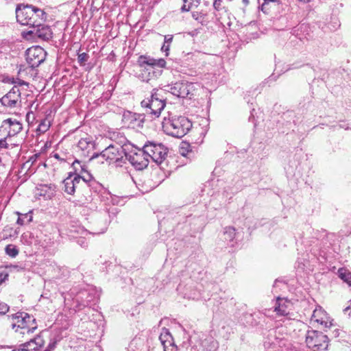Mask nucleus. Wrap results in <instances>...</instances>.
<instances>
[{"label": "nucleus", "mask_w": 351, "mask_h": 351, "mask_svg": "<svg viewBox=\"0 0 351 351\" xmlns=\"http://www.w3.org/2000/svg\"><path fill=\"white\" fill-rule=\"evenodd\" d=\"M97 291L93 288L82 290L75 296L77 307L80 310L86 306L94 304L97 300Z\"/></svg>", "instance_id": "7"}, {"label": "nucleus", "mask_w": 351, "mask_h": 351, "mask_svg": "<svg viewBox=\"0 0 351 351\" xmlns=\"http://www.w3.org/2000/svg\"><path fill=\"white\" fill-rule=\"evenodd\" d=\"M26 119L29 123H33L35 119V115L33 112H29L26 114Z\"/></svg>", "instance_id": "42"}, {"label": "nucleus", "mask_w": 351, "mask_h": 351, "mask_svg": "<svg viewBox=\"0 0 351 351\" xmlns=\"http://www.w3.org/2000/svg\"><path fill=\"white\" fill-rule=\"evenodd\" d=\"M159 339L164 351H177V346L175 345L173 337L167 329L163 328Z\"/></svg>", "instance_id": "15"}, {"label": "nucleus", "mask_w": 351, "mask_h": 351, "mask_svg": "<svg viewBox=\"0 0 351 351\" xmlns=\"http://www.w3.org/2000/svg\"><path fill=\"white\" fill-rule=\"evenodd\" d=\"M5 268L8 269L10 271H21L24 269V267H22L21 265H12V264L6 265Z\"/></svg>", "instance_id": "37"}, {"label": "nucleus", "mask_w": 351, "mask_h": 351, "mask_svg": "<svg viewBox=\"0 0 351 351\" xmlns=\"http://www.w3.org/2000/svg\"><path fill=\"white\" fill-rule=\"evenodd\" d=\"M51 119L50 114L47 115L45 119L40 121L38 126V131L42 133L47 132L51 126Z\"/></svg>", "instance_id": "24"}, {"label": "nucleus", "mask_w": 351, "mask_h": 351, "mask_svg": "<svg viewBox=\"0 0 351 351\" xmlns=\"http://www.w3.org/2000/svg\"><path fill=\"white\" fill-rule=\"evenodd\" d=\"M320 313H323V312L322 311L321 309H319V310L315 309L313 311V317L314 318H315V321L317 322H319L321 324L324 325L325 327H326V328L330 327V326L332 325L331 322H328L326 321H324L323 319V317L319 318Z\"/></svg>", "instance_id": "30"}, {"label": "nucleus", "mask_w": 351, "mask_h": 351, "mask_svg": "<svg viewBox=\"0 0 351 351\" xmlns=\"http://www.w3.org/2000/svg\"><path fill=\"white\" fill-rule=\"evenodd\" d=\"M339 277L351 287V272L344 268L338 270Z\"/></svg>", "instance_id": "27"}, {"label": "nucleus", "mask_w": 351, "mask_h": 351, "mask_svg": "<svg viewBox=\"0 0 351 351\" xmlns=\"http://www.w3.org/2000/svg\"><path fill=\"white\" fill-rule=\"evenodd\" d=\"M38 191H40L38 195L43 196L46 199H50L54 195V190L52 189L51 186L47 185L40 186Z\"/></svg>", "instance_id": "22"}, {"label": "nucleus", "mask_w": 351, "mask_h": 351, "mask_svg": "<svg viewBox=\"0 0 351 351\" xmlns=\"http://www.w3.org/2000/svg\"><path fill=\"white\" fill-rule=\"evenodd\" d=\"M127 145L119 144H112L103 150L100 155L110 164H116L117 166H122L125 163L127 154Z\"/></svg>", "instance_id": "2"}, {"label": "nucleus", "mask_w": 351, "mask_h": 351, "mask_svg": "<svg viewBox=\"0 0 351 351\" xmlns=\"http://www.w3.org/2000/svg\"><path fill=\"white\" fill-rule=\"evenodd\" d=\"M189 94H190V93H189V89H188V90H186V91L185 92V94H184V93H183V91H181V94H180L181 95H180V96H179V98H186V97H188V95H189Z\"/></svg>", "instance_id": "51"}, {"label": "nucleus", "mask_w": 351, "mask_h": 351, "mask_svg": "<svg viewBox=\"0 0 351 351\" xmlns=\"http://www.w3.org/2000/svg\"><path fill=\"white\" fill-rule=\"evenodd\" d=\"M223 235H224V239L226 241H229L230 242H232L235 237V235H236L235 228L232 226H228V227L225 228L224 232H223Z\"/></svg>", "instance_id": "29"}, {"label": "nucleus", "mask_w": 351, "mask_h": 351, "mask_svg": "<svg viewBox=\"0 0 351 351\" xmlns=\"http://www.w3.org/2000/svg\"><path fill=\"white\" fill-rule=\"evenodd\" d=\"M46 53L38 46L32 47L26 51V60L32 69L38 67L45 59Z\"/></svg>", "instance_id": "8"}, {"label": "nucleus", "mask_w": 351, "mask_h": 351, "mask_svg": "<svg viewBox=\"0 0 351 351\" xmlns=\"http://www.w3.org/2000/svg\"><path fill=\"white\" fill-rule=\"evenodd\" d=\"M173 91L171 92V94L176 96L177 97H179L181 95V91H183L184 95L185 94V92L188 90V89H171Z\"/></svg>", "instance_id": "41"}, {"label": "nucleus", "mask_w": 351, "mask_h": 351, "mask_svg": "<svg viewBox=\"0 0 351 351\" xmlns=\"http://www.w3.org/2000/svg\"><path fill=\"white\" fill-rule=\"evenodd\" d=\"M343 311L346 313H348L349 317L351 318V300H350V304L344 308Z\"/></svg>", "instance_id": "49"}, {"label": "nucleus", "mask_w": 351, "mask_h": 351, "mask_svg": "<svg viewBox=\"0 0 351 351\" xmlns=\"http://www.w3.org/2000/svg\"><path fill=\"white\" fill-rule=\"evenodd\" d=\"M8 272H0V285L8 279Z\"/></svg>", "instance_id": "43"}, {"label": "nucleus", "mask_w": 351, "mask_h": 351, "mask_svg": "<svg viewBox=\"0 0 351 351\" xmlns=\"http://www.w3.org/2000/svg\"><path fill=\"white\" fill-rule=\"evenodd\" d=\"M64 189V191L68 194L72 195L75 191V186L73 182L71 181V176H69L63 181Z\"/></svg>", "instance_id": "26"}, {"label": "nucleus", "mask_w": 351, "mask_h": 351, "mask_svg": "<svg viewBox=\"0 0 351 351\" xmlns=\"http://www.w3.org/2000/svg\"><path fill=\"white\" fill-rule=\"evenodd\" d=\"M45 351H50V350H45Z\"/></svg>", "instance_id": "59"}, {"label": "nucleus", "mask_w": 351, "mask_h": 351, "mask_svg": "<svg viewBox=\"0 0 351 351\" xmlns=\"http://www.w3.org/2000/svg\"><path fill=\"white\" fill-rule=\"evenodd\" d=\"M38 157V154H36L31 156L27 163L31 162V165L34 164V162L36 160Z\"/></svg>", "instance_id": "48"}, {"label": "nucleus", "mask_w": 351, "mask_h": 351, "mask_svg": "<svg viewBox=\"0 0 351 351\" xmlns=\"http://www.w3.org/2000/svg\"><path fill=\"white\" fill-rule=\"evenodd\" d=\"M77 243L83 247H86L88 245L86 241L83 238L79 239Z\"/></svg>", "instance_id": "47"}, {"label": "nucleus", "mask_w": 351, "mask_h": 351, "mask_svg": "<svg viewBox=\"0 0 351 351\" xmlns=\"http://www.w3.org/2000/svg\"><path fill=\"white\" fill-rule=\"evenodd\" d=\"M32 8L34 12V14L32 16V20L34 21V25H32V27H34L42 25V23L47 19V14L43 10L35 6L32 5Z\"/></svg>", "instance_id": "20"}, {"label": "nucleus", "mask_w": 351, "mask_h": 351, "mask_svg": "<svg viewBox=\"0 0 351 351\" xmlns=\"http://www.w3.org/2000/svg\"><path fill=\"white\" fill-rule=\"evenodd\" d=\"M54 348V346L53 345H49V348L47 349V350H49L51 351V349H53Z\"/></svg>", "instance_id": "55"}, {"label": "nucleus", "mask_w": 351, "mask_h": 351, "mask_svg": "<svg viewBox=\"0 0 351 351\" xmlns=\"http://www.w3.org/2000/svg\"><path fill=\"white\" fill-rule=\"evenodd\" d=\"M280 4L279 0H263V3L261 5V10L264 13H268L270 9L272 8H275Z\"/></svg>", "instance_id": "23"}, {"label": "nucleus", "mask_w": 351, "mask_h": 351, "mask_svg": "<svg viewBox=\"0 0 351 351\" xmlns=\"http://www.w3.org/2000/svg\"><path fill=\"white\" fill-rule=\"evenodd\" d=\"M290 304V302L287 300L278 297L276 300L274 311L278 315L285 316L289 314V306Z\"/></svg>", "instance_id": "21"}, {"label": "nucleus", "mask_w": 351, "mask_h": 351, "mask_svg": "<svg viewBox=\"0 0 351 351\" xmlns=\"http://www.w3.org/2000/svg\"><path fill=\"white\" fill-rule=\"evenodd\" d=\"M8 147V144L6 142V138L0 139V149L5 148L7 149Z\"/></svg>", "instance_id": "44"}, {"label": "nucleus", "mask_w": 351, "mask_h": 351, "mask_svg": "<svg viewBox=\"0 0 351 351\" xmlns=\"http://www.w3.org/2000/svg\"><path fill=\"white\" fill-rule=\"evenodd\" d=\"M53 156H54V158H57L58 160H59L60 161L63 160V159L60 158V156L58 154H55Z\"/></svg>", "instance_id": "53"}, {"label": "nucleus", "mask_w": 351, "mask_h": 351, "mask_svg": "<svg viewBox=\"0 0 351 351\" xmlns=\"http://www.w3.org/2000/svg\"><path fill=\"white\" fill-rule=\"evenodd\" d=\"M141 105L144 110L143 114L145 117L153 120L159 117L165 106V103L163 99H158L152 95L150 98L143 99Z\"/></svg>", "instance_id": "3"}, {"label": "nucleus", "mask_w": 351, "mask_h": 351, "mask_svg": "<svg viewBox=\"0 0 351 351\" xmlns=\"http://www.w3.org/2000/svg\"><path fill=\"white\" fill-rule=\"evenodd\" d=\"M45 343V341L40 335H37L35 338L30 341L21 344V347H23L25 351H38L41 348Z\"/></svg>", "instance_id": "19"}, {"label": "nucleus", "mask_w": 351, "mask_h": 351, "mask_svg": "<svg viewBox=\"0 0 351 351\" xmlns=\"http://www.w3.org/2000/svg\"><path fill=\"white\" fill-rule=\"evenodd\" d=\"M77 165H79V167L80 168V170L78 173V174L80 175V173H87L88 171H87V167L86 165H82L81 164V162L78 160H75L73 163H72V167L75 171V173H77L78 171H79V168H77Z\"/></svg>", "instance_id": "32"}, {"label": "nucleus", "mask_w": 351, "mask_h": 351, "mask_svg": "<svg viewBox=\"0 0 351 351\" xmlns=\"http://www.w3.org/2000/svg\"><path fill=\"white\" fill-rule=\"evenodd\" d=\"M77 147L81 150L84 157H89L94 150L95 143L90 137L82 138L79 141Z\"/></svg>", "instance_id": "16"}, {"label": "nucleus", "mask_w": 351, "mask_h": 351, "mask_svg": "<svg viewBox=\"0 0 351 351\" xmlns=\"http://www.w3.org/2000/svg\"><path fill=\"white\" fill-rule=\"evenodd\" d=\"M173 40V36L172 35H166L165 36V43L167 45H169L172 42Z\"/></svg>", "instance_id": "45"}, {"label": "nucleus", "mask_w": 351, "mask_h": 351, "mask_svg": "<svg viewBox=\"0 0 351 351\" xmlns=\"http://www.w3.org/2000/svg\"><path fill=\"white\" fill-rule=\"evenodd\" d=\"M278 282V280H276L275 281L274 285H276L277 284V282Z\"/></svg>", "instance_id": "58"}, {"label": "nucleus", "mask_w": 351, "mask_h": 351, "mask_svg": "<svg viewBox=\"0 0 351 351\" xmlns=\"http://www.w3.org/2000/svg\"><path fill=\"white\" fill-rule=\"evenodd\" d=\"M89 55L87 53H78L77 62L80 66H84L86 62L89 60Z\"/></svg>", "instance_id": "33"}, {"label": "nucleus", "mask_w": 351, "mask_h": 351, "mask_svg": "<svg viewBox=\"0 0 351 351\" xmlns=\"http://www.w3.org/2000/svg\"><path fill=\"white\" fill-rule=\"evenodd\" d=\"M162 128L168 135L182 138L191 129L192 123L184 116L175 115L167 119L165 117Z\"/></svg>", "instance_id": "1"}, {"label": "nucleus", "mask_w": 351, "mask_h": 351, "mask_svg": "<svg viewBox=\"0 0 351 351\" xmlns=\"http://www.w3.org/2000/svg\"><path fill=\"white\" fill-rule=\"evenodd\" d=\"M29 33L34 34L35 37L45 41L51 39L53 34L50 27L44 24L33 27V29L30 30Z\"/></svg>", "instance_id": "13"}, {"label": "nucleus", "mask_w": 351, "mask_h": 351, "mask_svg": "<svg viewBox=\"0 0 351 351\" xmlns=\"http://www.w3.org/2000/svg\"><path fill=\"white\" fill-rule=\"evenodd\" d=\"M21 93L19 89H10L3 97L0 99L2 105L13 108L16 106V103L19 101Z\"/></svg>", "instance_id": "14"}, {"label": "nucleus", "mask_w": 351, "mask_h": 351, "mask_svg": "<svg viewBox=\"0 0 351 351\" xmlns=\"http://www.w3.org/2000/svg\"><path fill=\"white\" fill-rule=\"evenodd\" d=\"M278 343L279 341L277 339H275V341L270 342V339H268L264 341V346L268 350L271 349V351H276V345Z\"/></svg>", "instance_id": "35"}, {"label": "nucleus", "mask_w": 351, "mask_h": 351, "mask_svg": "<svg viewBox=\"0 0 351 351\" xmlns=\"http://www.w3.org/2000/svg\"><path fill=\"white\" fill-rule=\"evenodd\" d=\"M242 3L243 4V5L245 7H246L250 3V1L249 0H242Z\"/></svg>", "instance_id": "52"}, {"label": "nucleus", "mask_w": 351, "mask_h": 351, "mask_svg": "<svg viewBox=\"0 0 351 351\" xmlns=\"http://www.w3.org/2000/svg\"><path fill=\"white\" fill-rule=\"evenodd\" d=\"M328 337L317 330H308L306 337V346L311 349L324 351L328 348Z\"/></svg>", "instance_id": "6"}, {"label": "nucleus", "mask_w": 351, "mask_h": 351, "mask_svg": "<svg viewBox=\"0 0 351 351\" xmlns=\"http://www.w3.org/2000/svg\"><path fill=\"white\" fill-rule=\"evenodd\" d=\"M25 70L19 69L16 77L10 76L9 75H0V82L10 86H13L12 88H17L18 86H27L29 83L24 79L23 74Z\"/></svg>", "instance_id": "11"}, {"label": "nucleus", "mask_w": 351, "mask_h": 351, "mask_svg": "<svg viewBox=\"0 0 351 351\" xmlns=\"http://www.w3.org/2000/svg\"><path fill=\"white\" fill-rule=\"evenodd\" d=\"M5 252L7 255L12 258H14L19 254V250L17 247L12 244L6 245Z\"/></svg>", "instance_id": "31"}, {"label": "nucleus", "mask_w": 351, "mask_h": 351, "mask_svg": "<svg viewBox=\"0 0 351 351\" xmlns=\"http://www.w3.org/2000/svg\"><path fill=\"white\" fill-rule=\"evenodd\" d=\"M9 311V306L5 303L0 304V314H5Z\"/></svg>", "instance_id": "40"}, {"label": "nucleus", "mask_w": 351, "mask_h": 351, "mask_svg": "<svg viewBox=\"0 0 351 351\" xmlns=\"http://www.w3.org/2000/svg\"><path fill=\"white\" fill-rule=\"evenodd\" d=\"M107 214L104 213L101 217L96 218L92 221L90 230L88 231L89 234H99L104 233L107 229L108 221L106 219Z\"/></svg>", "instance_id": "12"}, {"label": "nucleus", "mask_w": 351, "mask_h": 351, "mask_svg": "<svg viewBox=\"0 0 351 351\" xmlns=\"http://www.w3.org/2000/svg\"><path fill=\"white\" fill-rule=\"evenodd\" d=\"M77 168H79V170H80V168L79 167V165H77ZM78 173H79V172L75 173V175H79V174H78Z\"/></svg>", "instance_id": "56"}, {"label": "nucleus", "mask_w": 351, "mask_h": 351, "mask_svg": "<svg viewBox=\"0 0 351 351\" xmlns=\"http://www.w3.org/2000/svg\"><path fill=\"white\" fill-rule=\"evenodd\" d=\"M82 176L80 175H75L74 178L71 177V181L73 182L75 189L77 188V185L81 183Z\"/></svg>", "instance_id": "38"}, {"label": "nucleus", "mask_w": 351, "mask_h": 351, "mask_svg": "<svg viewBox=\"0 0 351 351\" xmlns=\"http://www.w3.org/2000/svg\"><path fill=\"white\" fill-rule=\"evenodd\" d=\"M1 128H5V130L9 129L8 136H10L17 134L23 129L22 124L19 121L12 119L4 120Z\"/></svg>", "instance_id": "18"}, {"label": "nucleus", "mask_w": 351, "mask_h": 351, "mask_svg": "<svg viewBox=\"0 0 351 351\" xmlns=\"http://www.w3.org/2000/svg\"><path fill=\"white\" fill-rule=\"evenodd\" d=\"M232 0H214L213 6L215 10H220L225 8L227 3L231 2Z\"/></svg>", "instance_id": "34"}, {"label": "nucleus", "mask_w": 351, "mask_h": 351, "mask_svg": "<svg viewBox=\"0 0 351 351\" xmlns=\"http://www.w3.org/2000/svg\"><path fill=\"white\" fill-rule=\"evenodd\" d=\"M192 17L195 21H197L199 23H200L201 24L204 25V23L205 22L204 14H203L202 12H193L192 13Z\"/></svg>", "instance_id": "36"}, {"label": "nucleus", "mask_w": 351, "mask_h": 351, "mask_svg": "<svg viewBox=\"0 0 351 351\" xmlns=\"http://www.w3.org/2000/svg\"><path fill=\"white\" fill-rule=\"evenodd\" d=\"M138 63L140 66L147 64L152 67L164 68L166 65V61L163 58L154 59L146 56H141L138 59Z\"/></svg>", "instance_id": "17"}, {"label": "nucleus", "mask_w": 351, "mask_h": 351, "mask_svg": "<svg viewBox=\"0 0 351 351\" xmlns=\"http://www.w3.org/2000/svg\"><path fill=\"white\" fill-rule=\"evenodd\" d=\"M32 14H34V12H32V5H27L23 8L17 6L16 9V20L22 25L32 27V25H34V21L32 20Z\"/></svg>", "instance_id": "10"}, {"label": "nucleus", "mask_w": 351, "mask_h": 351, "mask_svg": "<svg viewBox=\"0 0 351 351\" xmlns=\"http://www.w3.org/2000/svg\"><path fill=\"white\" fill-rule=\"evenodd\" d=\"M184 146H186V147H189V145L186 144V143H184Z\"/></svg>", "instance_id": "57"}, {"label": "nucleus", "mask_w": 351, "mask_h": 351, "mask_svg": "<svg viewBox=\"0 0 351 351\" xmlns=\"http://www.w3.org/2000/svg\"><path fill=\"white\" fill-rule=\"evenodd\" d=\"M144 153L157 165H160L167 155V148L162 143L148 142L143 146Z\"/></svg>", "instance_id": "5"}, {"label": "nucleus", "mask_w": 351, "mask_h": 351, "mask_svg": "<svg viewBox=\"0 0 351 351\" xmlns=\"http://www.w3.org/2000/svg\"><path fill=\"white\" fill-rule=\"evenodd\" d=\"M169 48H170V45L169 44L167 45V44L164 43L161 47V50L162 51L166 52V56H168L169 55L168 51H169Z\"/></svg>", "instance_id": "46"}, {"label": "nucleus", "mask_w": 351, "mask_h": 351, "mask_svg": "<svg viewBox=\"0 0 351 351\" xmlns=\"http://www.w3.org/2000/svg\"><path fill=\"white\" fill-rule=\"evenodd\" d=\"M19 215V217L17 219V224L20 226H23L25 223H28L32 221V212L21 215L19 213H17Z\"/></svg>", "instance_id": "28"}, {"label": "nucleus", "mask_w": 351, "mask_h": 351, "mask_svg": "<svg viewBox=\"0 0 351 351\" xmlns=\"http://www.w3.org/2000/svg\"><path fill=\"white\" fill-rule=\"evenodd\" d=\"M99 155L98 154H93L91 156H90V159H93V158H97L98 157Z\"/></svg>", "instance_id": "54"}, {"label": "nucleus", "mask_w": 351, "mask_h": 351, "mask_svg": "<svg viewBox=\"0 0 351 351\" xmlns=\"http://www.w3.org/2000/svg\"><path fill=\"white\" fill-rule=\"evenodd\" d=\"M183 3L180 8L182 12H188L193 8H197L200 3V0H183Z\"/></svg>", "instance_id": "25"}, {"label": "nucleus", "mask_w": 351, "mask_h": 351, "mask_svg": "<svg viewBox=\"0 0 351 351\" xmlns=\"http://www.w3.org/2000/svg\"><path fill=\"white\" fill-rule=\"evenodd\" d=\"M14 318L16 319V322L12 324V327L16 332L19 331L23 335L33 333L37 328L36 319L27 313H17Z\"/></svg>", "instance_id": "4"}, {"label": "nucleus", "mask_w": 351, "mask_h": 351, "mask_svg": "<svg viewBox=\"0 0 351 351\" xmlns=\"http://www.w3.org/2000/svg\"><path fill=\"white\" fill-rule=\"evenodd\" d=\"M86 176H82L81 181L82 180V182L84 185L87 186L88 182L90 181L93 179V176L90 173L88 172L86 173Z\"/></svg>", "instance_id": "39"}, {"label": "nucleus", "mask_w": 351, "mask_h": 351, "mask_svg": "<svg viewBox=\"0 0 351 351\" xmlns=\"http://www.w3.org/2000/svg\"><path fill=\"white\" fill-rule=\"evenodd\" d=\"M186 147H184V146H182L180 149V153L184 156H186L187 155L188 151L186 150Z\"/></svg>", "instance_id": "50"}, {"label": "nucleus", "mask_w": 351, "mask_h": 351, "mask_svg": "<svg viewBox=\"0 0 351 351\" xmlns=\"http://www.w3.org/2000/svg\"><path fill=\"white\" fill-rule=\"evenodd\" d=\"M126 160H128L136 170H142L147 167L149 159L146 156L143 149L139 150L138 152H128L125 157Z\"/></svg>", "instance_id": "9"}]
</instances>
